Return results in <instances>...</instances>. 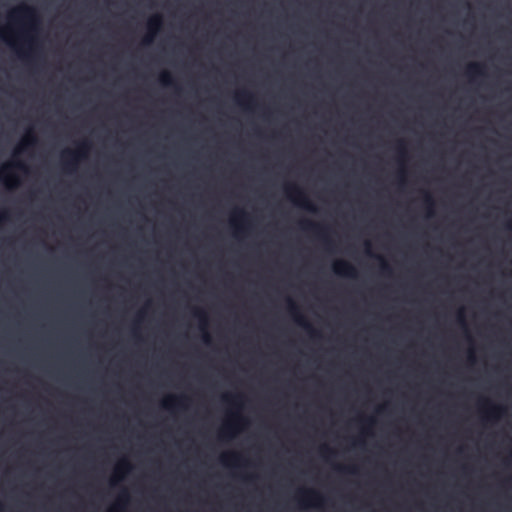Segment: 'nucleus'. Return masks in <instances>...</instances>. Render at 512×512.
Segmentation results:
<instances>
[{
	"mask_svg": "<svg viewBox=\"0 0 512 512\" xmlns=\"http://www.w3.org/2000/svg\"><path fill=\"white\" fill-rule=\"evenodd\" d=\"M203 340L205 343H210L211 338H210V335L208 334V332H206V331H204V333H203Z\"/></svg>",
	"mask_w": 512,
	"mask_h": 512,
	"instance_id": "nucleus-29",
	"label": "nucleus"
},
{
	"mask_svg": "<svg viewBox=\"0 0 512 512\" xmlns=\"http://www.w3.org/2000/svg\"><path fill=\"white\" fill-rule=\"evenodd\" d=\"M285 192L287 196L298 206L310 211L315 212L316 207L309 200L306 193L296 184L285 185Z\"/></svg>",
	"mask_w": 512,
	"mask_h": 512,
	"instance_id": "nucleus-3",
	"label": "nucleus"
},
{
	"mask_svg": "<svg viewBox=\"0 0 512 512\" xmlns=\"http://www.w3.org/2000/svg\"><path fill=\"white\" fill-rule=\"evenodd\" d=\"M241 457L237 453H228L221 456V462L225 465L230 464V461H233L234 464L240 462Z\"/></svg>",
	"mask_w": 512,
	"mask_h": 512,
	"instance_id": "nucleus-19",
	"label": "nucleus"
},
{
	"mask_svg": "<svg viewBox=\"0 0 512 512\" xmlns=\"http://www.w3.org/2000/svg\"><path fill=\"white\" fill-rule=\"evenodd\" d=\"M375 257L380 261L381 270L384 273H390L391 272V268H390L389 264L385 261V259L382 258L379 255H375Z\"/></svg>",
	"mask_w": 512,
	"mask_h": 512,
	"instance_id": "nucleus-24",
	"label": "nucleus"
},
{
	"mask_svg": "<svg viewBox=\"0 0 512 512\" xmlns=\"http://www.w3.org/2000/svg\"><path fill=\"white\" fill-rule=\"evenodd\" d=\"M424 203L428 209V215H432V209L434 207V200L430 193L424 192Z\"/></svg>",
	"mask_w": 512,
	"mask_h": 512,
	"instance_id": "nucleus-22",
	"label": "nucleus"
},
{
	"mask_svg": "<svg viewBox=\"0 0 512 512\" xmlns=\"http://www.w3.org/2000/svg\"><path fill=\"white\" fill-rule=\"evenodd\" d=\"M484 403L489 406V409L487 410V418H489V419H498L499 416L505 410L502 406L493 405L488 400H485Z\"/></svg>",
	"mask_w": 512,
	"mask_h": 512,
	"instance_id": "nucleus-18",
	"label": "nucleus"
},
{
	"mask_svg": "<svg viewBox=\"0 0 512 512\" xmlns=\"http://www.w3.org/2000/svg\"><path fill=\"white\" fill-rule=\"evenodd\" d=\"M10 168H17L20 170H26V165L17 160H13L2 167L0 170V182L5 183L8 188H14L19 184L17 177L8 176L7 172Z\"/></svg>",
	"mask_w": 512,
	"mask_h": 512,
	"instance_id": "nucleus-5",
	"label": "nucleus"
},
{
	"mask_svg": "<svg viewBox=\"0 0 512 512\" xmlns=\"http://www.w3.org/2000/svg\"><path fill=\"white\" fill-rule=\"evenodd\" d=\"M89 149L90 143L88 141H82L78 144V149L76 151H64L63 168L68 172L74 171L77 168L80 159L87 155Z\"/></svg>",
	"mask_w": 512,
	"mask_h": 512,
	"instance_id": "nucleus-2",
	"label": "nucleus"
},
{
	"mask_svg": "<svg viewBox=\"0 0 512 512\" xmlns=\"http://www.w3.org/2000/svg\"><path fill=\"white\" fill-rule=\"evenodd\" d=\"M302 504L305 506H318L324 498L315 490L305 489L300 491Z\"/></svg>",
	"mask_w": 512,
	"mask_h": 512,
	"instance_id": "nucleus-11",
	"label": "nucleus"
},
{
	"mask_svg": "<svg viewBox=\"0 0 512 512\" xmlns=\"http://www.w3.org/2000/svg\"><path fill=\"white\" fill-rule=\"evenodd\" d=\"M236 101L246 108H251L254 102V96L250 92L246 90H242L236 93L235 95Z\"/></svg>",
	"mask_w": 512,
	"mask_h": 512,
	"instance_id": "nucleus-16",
	"label": "nucleus"
},
{
	"mask_svg": "<svg viewBox=\"0 0 512 512\" xmlns=\"http://www.w3.org/2000/svg\"><path fill=\"white\" fill-rule=\"evenodd\" d=\"M36 143H37V137L35 136V134L32 131H28L26 136L21 141L20 145L15 150L14 154L16 155L24 150H27L28 148L34 146Z\"/></svg>",
	"mask_w": 512,
	"mask_h": 512,
	"instance_id": "nucleus-15",
	"label": "nucleus"
},
{
	"mask_svg": "<svg viewBox=\"0 0 512 512\" xmlns=\"http://www.w3.org/2000/svg\"><path fill=\"white\" fill-rule=\"evenodd\" d=\"M186 396H176V395H169L162 401V407L165 409H173L176 407H185V402L187 401Z\"/></svg>",
	"mask_w": 512,
	"mask_h": 512,
	"instance_id": "nucleus-13",
	"label": "nucleus"
},
{
	"mask_svg": "<svg viewBox=\"0 0 512 512\" xmlns=\"http://www.w3.org/2000/svg\"><path fill=\"white\" fill-rule=\"evenodd\" d=\"M223 400L227 401V402H230L232 404L238 405L239 401L242 400V396L239 395V394H237V395H224L223 396Z\"/></svg>",
	"mask_w": 512,
	"mask_h": 512,
	"instance_id": "nucleus-23",
	"label": "nucleus"
},
{
	"mask_svg": "<svg viewBox=\"0 0 512 512\" xmlns=\"http://www.w3.org/2000/svg\"><path fill=\"white\" fill-rule=\"evenodd\" d=\"M248 221V214L242 209H236L231 219V224L235 228V235L242 234L246 230L245 224Z\"/></svg>",
	"mask_w": 512,
	"mask_h": 512,
	"instance_id": "nucleus-9",
	"label": "nucleus"
},
{
	"mask_svg": "<svg viewBox=\"0 0 512 512\" xmlns=\"http://www.w3.org/2000/svg\"><path fill=\"white\" fill-rule=\"evenodd\" d=\"M333 272L336 275L355 278L357 276L356 268L346 260H337L333 263Z\"/></svg>",
	"mask_w": 512,
	"mask_h": 512,
	"instance_id": "nucleus-7",
	"label": "nucleus"
},
{
	"mask_svg": "<svg viewBox=\"0 0 512 512\" xmlns=\"http://www.w3.org/2000/svg\"><path fill=\"white\" fill-rule=\"evenodd\" d=\"M162 27V17L159 14L153 15L149 18L147 23L148 33L143 39V44L149 45L152 43L156 33Z\"/></svg>",
	"mask_w": 512,
	"mask_h": 512,
	"instance_id": "nucleus-6",
	"label": "nucleus"
},
{
	"mask_svg": "<svg viewBox=\"0 0 512 512\" xmlns=\"http://www.w3.org/2000/svg\"><path fill=\"white\" fill-rule=\"evenodd\" d=\"M337 469L340 470V471H345V472L352 473V474H355L357 472L355 467H342V466H339V467H337Z\"/></svg>",
	"mask_w": 512,
	"mask_h": 512,
	"instance_id": "nucleus-27",
	"label": "nucleus"
},
{
	"mask_svg": "<svg viewBox=\"0 0 512 512\" xmlns=\"http://www.w3.org/2000/svg\"><path fill=\"white\" fill-rule=\"evenodd\" d=\"M507 228L512 230V219L507 222Z\"/></svg>",
	"mask_w": 512,
	"mask_h": 512,
	"instance_id": "nucleus-33",
	"label": "nucleus"
},
{
	"mask_svg": "<svg viewBox=\"0 0 512 512\" xmlns=\"http://www.w3.org/2000/svg\"><path fill=\"white\" fill-rule=\"evenodd\" d=\"M363 421H364L365 423L369 424V425H371V424H373V423H374L373 418H366V419H364Z\"/></svg>",
	"mask_w": 512,
	"mask_h": 512,
	"instance_id": "nucleus-31",
	"label": "nucleus"
},
{
	"mask_svg": "<svg viewBox=\"0 0 512 512\" xmlns=\"http://www.w3.org/2000/svg\"><path fill=\"white\" fill-rule=\"evenodd\" d=\"M300 225H301L302 229L312 231V232L316 233L317 235H319L323 239V241L328 246H330L331 241L327 237V232L329 231V228L327 226L320 225V224L314 223V222L309 221V220L301 221Z\"/></svg>",
	"mask_w": 512,
	"mask_h": 512,
	"instance_id": "nucleus-8",
	"label": "nucleus"
},
{
	"mask_svg": "<svg viewBox=\"0 0 512 512\" xmlns=\"http://www.w3.org/2000/svg\"><path fill=\"white\" fill-rule=\"evenodd\" d=\"M2 510V504L0 503V511Z\"/></svg>",
	"mask_w": 512,
	"mask_h": 512,
	"instance_id": "nucleus-36",
	"label": "nucleus"
},
{
	"mask_svg": "<svg viewBox=\"0 0 512 512\" xmlns=\"http://www.w3.org/2000/svg\"><path fill=\"white\" fill-rule=\"evenodd\" d=\"M193 315L195 317H197L200 321V324H201V329L202 330H205L206 326H207V314L204 310L202 309H194L193 310Z\"/></svg>",
	"mask_w": 512,
	"mask_h": 512,
	"instance_id": "nucleus-21",
	"label": "nucleus"
},
{
	"mask_svg": "<svg viewBox=\"0 0 512 512\" xmlns=\"http://www.w3.org/2000/svg\"><path fill=\"white\" fill-rule=\"evenodd\" d=\"M469 360L472 361V362L475 360V358H474L472 353L469 355Z\"/></svg>",
	"mask_w": 512,
	"mask_h": 512,
	"instance_id": "nucleus-35",
	"label": "nucleus"
},
{
	"mask_svg": "<svg viewBox=\"0 0 512 512\" xmlns=\"http://www.w3.org/2000/svg\"><path fill=\"white\" fill-rule=\"evenodd\" d=\"M321 452H322L323 454H326V453H329V454H330V453H332L333 451H332L328 446H322V447H321Z\"/></svg>",
	"mask_w": 512,
	"mask_h": 512,
	"instance_id": "nucleus-30",
	"label": "nucleus"
},
{
	"mask_svg": "<svg viewBox=\"0 0 512 512\" xmlns=\"http://www.w3.org/2000/svg\"><path fill=\"white\" fill-rule=\"evenodd\" d=\"M9 214L7 211H3L0 213V224H2L4 221L8 220Z\"/></svg>",
	"mask_w": 512,
	"mask_h": 512,
	"instance_id": "nucleus-28",
	"label": "nucleus"
},
{
	"mask_svg": "<svg viewBox=\"0 0 512 512\" xmlns=\"http://www.w3.org/2000/svg\"><path fill=\"white\" fill-rule=\"evenodd\" d=\"M19 55H20V56H23V57H28V56H29V53H27V52H25V51H23V50H20V51H19Z\"/></svg>",
	"mask_w": 512,
	"mask_h": 512,
	"instance_id": "nucleus-32",
	"label": "nucleus"
},
{
	"mask_svg": "<svg viewBox=\"0 0 512 512\" xmlns=\"http://www.w3.org/2000/svg\"><path fill=\"white\" fill-rule=\"evenodd\" d=\"M457 321L459 322V324L466 329V321H465V317H464V312H463V309H460L458 314H457Z\"/></svg>",
	"mask_w": 512,
	"mask_h": 512,
	"instance_id": "nucleus-26",
	"label": "nucleus"
},
{
	"mask_svg": "<svg viewBox=\"0 0 512 512\" xmlns=\"http://www.w3.org/2000/svg\"><path fill=\"white\" fill-rule=\"evenodd\" d=\"M159 81L163 86H174L175 82L168 71H163L159 76Z\"/></svg>",
	"mask_w": 512,
	"mask_h": 512,
	"instance_id": "nucleus-20",
	"label": "nucleus"
},
{
	"mask_svg": "<svg viewBox=\"0 0 512 512\" xmlns=\"http://www.w3.org/2000/svg\"><path fill=\"white\" fill-rule=\"evenodd\" d=\"M9 19L12 22H19L21 20H25L26 22H28L30 30H38L39 17L37 15L36 10L33 7L27 5H20L10 12Z\"/></svg>",
	"mask_w": 512,
	"mask_h": 512,
	"instance_id": "nucleus-1",
	"label": "nucleus"
},
{
	"mask_svg": "<svg viewBox=\"0 0 512 512\" xmlns=\"http://www.w3.org/2000/svg\"><path fill=\"white\" fill-rule=\"evenodd\" d=\"M286 302L288 311L292 316L293 320L299 326L303 327L306 331H308L311 336H319V333L312 327L310 322L301 313L299 306L293 301V299L287 298Z\"/></svg>",
	"mask_w": 512,
	"mask_h": 512,
	"instance_id": "nucleus-4",
	"label": "nucleus"
},
{
	"mask_svg": "<svg viewBox=\"0 0 512 512\" xmlns=\"http://www.w3.org/2000/svg\"><path fill=\"white\" fill-rule=\"evenodd\" d=\"M365 246L367 247V253H370V250H369V248H370V246H371V245H370V242H368V241H367V242H365Z\"/></svg>",
	"mask_w": 512,
	"mask_h": 512,
	"instance_id": "nucleus-34",
	"label": "nucleus"
},
{
	"mask_svg": "<svg viewBox=\"0 0 512 512\" xmlns=\"http://www.w3.org/2000/svg\"><path fill=\"white\" fill-rule=\"evenodd\" d=\"M241 418L233 413L232 414V419L227 421L224 426L222 427L220 433H219V437L221 439H231L235 436L238 428H237V422L240 421Z\"/></svg>",
	"mask_w": 512,
	"mask_h": 512,
	"instance_id": "nucleus-10",
	"label": "nucleus"
},
{
	"mask_svg": "<svg viewBox=\"0 0 512 512\" xmlns=\"http://www.w3.org/2000/svg\"><path fill=\"white\" fill-rule=\"evenodd\" d=\"M131 464L127 459H122L115 469V475L110 481L111 486H116L123 479V474L131 470Z\"/></svg>",
	"mask_w": 512,
	"mask_h": 512,
	"instance_id": "nucleus-12",
	"label": "nucleus"
},
{
	"mask_svg": "<svg viewBox=\"0 0 512 512\" xmlns=\"http://www.w3.org/2000/svg\"><path fill=\"white\" fill-rule=\"evenodd\" d=\"M129 494L127 490H123L118 498V501L111 507L109 512H122L124 510V507L129 502Z\"/></svg>",
	"mask_w": 512,
	"mask_h": 512,
	"instance_id": "nucleus-17",
	"label": "nucleus"
},
{
	"mask_svg": "<svg viewBox=\"0 0 512 512\" xmlns=\"http://www.w3.org/2000/svg\"><path fill=\"white\" fill-rule=\"evenodd\" d=\"M397 151H398L400 158H404L406 156V149H405L404 141H402V140L398 141Z\"/></svg>",
	"mask_w": 512,
	"mask_h": 512,
	"instance_id": "nucleus-25",
	"label": "nucleus"
},
{
	"mask_svg": "<svg viewBox=\"0 0 512 512\" xmlns=\"http://www.w3.org/2000/svg\"><path fill=\"white\" fill-rule=\"evenodd\" d=\"M465 73L471 81H474L476 77L485 75V67L481 63L473 62L468 64Z\"/></svg>",
	"mask_w": 512,
	"mask_h": 512,
	"instance_id": "nucleus-14",
	"label": "nucleus"
}]
</instances>
